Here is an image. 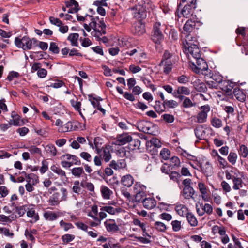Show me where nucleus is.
<instances>
[{
  "instance_id": "1",
  "label": "nucleus",
  "mask_w": 248,
  "mask_h": 248,
  "mask_svg": "<svg viewBox=\"0 0 248 248\" xmlns=\"http://www.w3.org/2000/svg\"><path fill=\"white\" fill-rule=\"evenodd\" d=\"M87 16L91 18L90 26L93 30L91 32V35L99 40V36L106 34V25L103 21V18L100 20L98 16L93 17V16L86 14L85 16Z\"/></svg>"
},
{
  "instance_id": "2",
  "label": "nucleus",
  "mask_w": 248,
  "mask_h": 248,
  "mask_svg": "<svg viewBox=\"0 0 248 248\" xmlns=\"http://www.w3.org/2000/svg\"><path fill=\"white\" fill-rule=\"evenodd\" d=\"M179 60V57L174 53H170L168 50H165L159 66L164 65L163 72L169 74L172 70L173 65L175 64Z\"/></svg>"
},
{
  "instance_id": "3",
  "label": "nucleus",
  "mask_w": 248,
  "mask_h": 248,
  "mask_svg": "<svg viewBox=\"0 0 248 248\" xmlns=\"http://www.w3.org/2000/svg\"><path fill=\"white\" fill-rule=\"evenodd\" d=\"M197 43L195 38L190 37L189 35L186 36V39L183 41L184 52L185 53H189L193 59L202 56L201 50Z\"/></svg>"
},
{
  "instance_id": "4",
  "label": "nucleus",
  "mask_w": 248,
  "mask_h": 248,
  "mask_svg": "<svg viewBox=\"0 0 248 248\" xmlns=\"http://www.w3.org/2000/svg\"><path fill=\"white\" fill-rule=\"evenodd\" d=\"M164 26L159 22L155 23L151 32V39L155 43L160 44L164 38Z\"/></svg>"
},
{
  "instance_id": "5",
  "label": "nucleus",
  "mask_w": 248,
  "mask_h": 248,
  "mask_svg": "<svg viewBox=\"0 0 248 248\" xmlns=\"http://www.w3.org/2000/svg\"><path fill=\"white\" fill-rule=\"evenodd\" d=\"M60 192L61 193L55 192L50 197L48 202L51 205H58L61 201L66 200L67 196L66 189L62 187L60 189Z\"/></svg>"
},
{
  "instance_id": "6",
  "label": "nucleus",
  "mask_w": 248,
  "mask_h": 248,
  "mask_svg": "<svg viewBox=\"0 0 248 248\" xmlns=\"http://www.w3.org/2000/svg\"><path fill=\"white\" fill-rule=\"evenodd\" d=\"M194 61L190 60V62L193 66V71L198 73L201 71H207L208 69L206 62L201 56L197 57L193 59Z\"/></svg>"
},
{
  "instance_id": "7",
  "label": "nucleus",
  "mask_w": 248,
  "mask_h": 248,
  "mask_svg": "<svg viewBox=\"0 0 248 248\" xmlns=\"http://www.w3.org/2000/svg\"><path fill=\"white\" fill-rule=\"evenodd\" d=\"M15 44L17 47H21L24 50H30L32 48V40L27 36H25L21 39L16 37Z\"/></svg>"
},
{
  "instance_id": "8",
  "label": "nucleus",
  "mask_w": 248,
  "mask_h": 248,
  "mask_svg": "<svg viewBox=\"0 0 248 248\" xmlns=\"http://www.w3.org/2000/svg\"><path fill=\"white\" fill-rule=\"evenodd\" d=\"M202 24V23L200 21L188 19L183 27L184 31L187 33V35H186V37L189 35L190 37H191L190 36V33L195 30H198L199 27L201 26Z\"/></svg>"
},
{
  "instance_id": "9",
  "label": "nucleus",
  "mask_w": 248,
  "mask_h": 248,
  "mask_svg": "<svg viewBox=\"0 0 248 248\" xmlns=\"http://www.w3.org/2000/svg\"><path fill=\"white\" fill-rule=\"evenodd\" d=\"M134 10L133 16L138 21H141L146 18L147 16V11L146 8L143 6L138 5L133 8Z\"/></svg>"
},
{
  "instance_id": "10",
  "label": "nucleus",
  "mask_w": 248,
  "mask_h": 248,
  "mask_svg": "<svg viewBox=\"0 0 248 248\" xmlns=\"http://www.w3.org/2000/svg\"><path fill=\"white\" fill-rule=\"evenodd\" d=\"M219 85V89L224 92L226 95L231 96L232 95V90L234 89L235 85L234 83L225 80Z\"/></svg>"
},
{
  "instance_id": "11",
  "label": "nucleus",
  "mask_w": 248,
  "mask_h": 248,
  "mask_svg": "<svg viewBox=\"0 0 248 248\" xmlns=\"http://www.w3.org/2000/svg\"><path fill=\"white\" fill-rule=\"evenodd\" d=\"M145 25L141 21H138L133 24L132 32L136 35L140 36L145 32Z\"/></svg>"
},
{
  "instance_id": "12",
  "label": "nucleus",
  "mask_w": 248,
  "mask_h": 248,
  "mask_svg": "<svg viewBox=\"0 0 248 248\" xmlns=\"http://www.w3.org/2000/svg\"><path fill=\"white\" fill-rule=\"evenodd\" d=\"M104 224L107 231L109 232H116L119 230L114 219H107Z\"/></svg>"
},
{
  "instance_id": "13",
  "label": "nucleus",
  "mask_w": 248,
  "mask_h": 248,
  "mask_svg": "<svg viewBox=\"0 0 248 248\" xmlns=\"http://www.w3.org/2000/svg\"><path fill=\"white\" fill-rule=\"evenodd\" d=\"M153 126L152 123L140 120L137 123V128L140 131L143 132H148L149 129L150 127Z\"/></svg>"
},
{
  "instance_id": "14",
  "label": "nucleus",
  "mask_w": 248,
  "mask_h": 248,
  "mask_svg": "<svg viewBox=\"0 0 248 248\" xmlns=\"http://www.w3.org/2000/svg\"><path fill=\"white\" fill-rule=\"evenodd\" d=\"M196 5L186 4L181 11V14L186 18H189L192 16Z\"/></svg>"
},
{
  "instance_id": "15",
  "label": "nucleus",
  "mask_w": 248,
  "mask_h": 248,
  "mask_svg": "<svg viewBox=\"0 0 248 248\" xmlns=\"http://www.w3.org/2000/svg\"><path fill=\"white\" fill-rule=\"evenodd\" d=\"M109 166L113 169L117 170L125 168L126 166V163L124 159L118 160L117 161L113 160L110 161Z\"/></svg>"
},
{
  "instance_id": "16",
  "label": "nucleus",
  "mask_w": 248,
  "mask_h": 248,
  "mask_svg": "<svg viewBox=\"0 0 248 248\" xmlns=\"http://www.w3.org/2000/svg\"><path fill=\"white\" fill-rule=\"evenodd\" d=\"M174 205L175 206V210L176 213L181 217H184L186 216V214L189 212L187 207L184 204L177 203Z\"/></svg>"
},
{
  "instance_id": "17",
  "label": "nucleus",
  "mask_w": 248,
  "mask_h": 248,
  "mask_svg": "<svg viewBox=\"0 0 248 248\" xmlns=\"http://www.w3.org/2000/svg\"><path fill=\"white\" fill-rule=\"evenodd\" d=\"M233 96H235L238 100L241 102L245 101L246 95L243 91L239 88H234L233 92H232V95L231 96L232 97Z\"/></svg>"
},
{
  "instance_id": "18",
  "label": "nucleus",
  "mask_w": 248,
  "mask_h": 248,
  "mask_svg": "<svg viewBox=\"0 0 248 248\" xmlns=\"http://www.w3.org/2000/svg\"><path fill=\"white\" fill-rule=\"evenodd\" d=\"M141 202L143 207L147 209H153L156 204L155 199L152 198H146Z\"/></svg>"
},
{
  "instance_id": "19",
  "label": "nucleus",
  "mask_w": 248,
  "mask_h": 248,
  "mask_svg": "<svg viewBox=\"0 0 248 248\" xmlns=\"http://www.w3.org/2000/svg\"><path fill=\"white\" fill-rule=\"evenodd\" d=\"M50 169L53 172L57 174L61 177L62 180H67L68 178L66 176L65 172L60 167H58L55 165H53L51 167Z\"/></svg>"
},
{
  "instance_id": "20",
  "label": "nucleus",
  "mask_w": 248,
  "mask_h": 248,
  "mask_svg": "<svg viewBox=\"0 0 248 248\" xmlns=\"http://www.w3.org/2000/svg\"><path fill=\"white\" fill-rule=\"evenodd\" d=\"M134 178L130 174H127L122 177L121 179L122 184L127 187H130L134 183Z\"/></svg>"
},
{
  "instance_id": "21",
  "label": "nucleus",
  "mask_w": 248,
  "mask_h": 248,
  "mask_svg": "<svg viewBox=\"0 0 248 248\" xmlns=\"http://www.w3.org/2000/svg\"><path fill=\"white\" fill-rule=\"evenodd\" d=\"M88 96L89 100L90 101L93 108H96L98 110H100L103 113V115H105L106 114V110L101 107L100 102H97L95 100L93 99V95L89 94Z\"/></svg>"
},
{
  "instance_id": "22",
  "label": "nucleus",
  "mask_w": 248,
  "mask_h": 248,
  "mask_svg": "<svg viewBox=\"0 0 248 248\" xmlns=\"http://www.w3.org/2000/svg\"><path fill=\"white\" fill-rule=\"evenodd\" d=\"M199 167L203 172L207 175H210L213 173L212 166L208 161H207L203 166L200 163Z\"/></svg>"
},
{
  "instance_id": "23",
  "label": "nucleus",
  "mask_w": 248,
  "mask_h": 248,
  "mask_svg": "<svg viewBox=\"0 0 248 248\" xmlns=\"http://www.w3.org/2000/svg\"><path fill=\"white\" fill-rule=\"evenodd\" d=\"M110 150L111 146L109 145L103 147V158L105 162H108L111 158Z\"/></svg>"
},
{
  "instance_id": "24",
  "label": "nucleus",
  "mask_w": 248,
  "mask_h": 248,
  "mask_svg": "<svg viewBox=\"0 0 248 248\" xmlns=\"http://www.w3.org/2000/svg\"><path fill=\"white\" fill-rule=\"evenodd\" d=\"M195 191L191 186L184 187L182 191V195L185 199L193 198Z\"/></svg>"
},
{
  "instance_id": "25",
  "label": "nucleus",
  "mask_w": 248,
  "mask_h": 248,
  "mask_svg": "<svg viewBox=\"0 0 248 248\" xmlns=\"http://www.w3.org/2000/svg\"><path fill=\"white\" fill-rule=\"evenodd\" d=\"M79 34L73 33L69 34L67 40L70 41L72 46H78V40L79 38Z\"/></svg>"
},
{
  "instance_id": "26",
  "label": "nucleus",
  "mask_w": 248,
  "mask_h": 248,
  "mask_svg": "<svg viewBox=\"0 0 248 248\" xmlns=\"http://www.w3.org/2000/svg\"><path fill=\"white\" fill-rule=\"evenodd\" d=\"M130 140H131V136L127 135H122L116 140V144L118 145H123L127 143H129Z\"/></svg>"
},
{
  "instance_id": "27",
  "label": "nucleus",
  "mask_w": 248,
  "mask_h": 248,
  "mask_svg": "<svg viewBox=\"0 0 248 248\" xmlns=\"http://www.w3.org/2000/svg\"><path fill=\"white\" fill-rule=\"evenodd\" d=\"M140 145V140L139 139H133L131 137V140H130L128 144V148L130 150L139 149Z\"/></svg>"
},
{
  "instance_id": "28",
  "label": "nucleus",
  "mask_w": 248,
  "mask_h": 248,
  "mask_svg": "<svg viewBox=\"0 0 248 248\" xmlns=\"http://www.w3.org/2000/svg\"><path fill=\"white\" fill-rule=\"evenodd\" d=\"M100 210L103 211L107 212L110 215H115L116 213H120L122 211L120 207L114 208L110 206H105L101 208Z\"/></svg>"
},
{
  "instance_id": "29",
  "label": "nucleus",
  "mask_w": 248,
  "mask_h": 248,
  "mask_svg": "<svg viewBox=\"0 0 248 248\" xmlns=\"http://www.w3.org/2000/svg\"><path fill=\"white\" fill-rule=\"evenodd\" d=\"M146 186L139 182H136L133 187V193L134 194L140 193H144V192H146Z\"/></svg>"
},
{
  "instance_id": "30",
  "label": "nucleus",
  "mask_w": 248,
  "mask_h": 248,
  "mask_svg": "<svg viewBox=\"0 0 248 248\" xmlns=\"http://www.w3.org/2000/svg\"><path fill=\"white\" fill-rule=\"evenodd\" d=\"M187 220L190 226L192 227H195L198 224V221L194 215L191 212H188L186 216Z\"/></svg>"
},
{
  "instance_id": "31",
  "label": "nucleus",
  "mask_w": 248,
  "mask_h": 248,
  "mask_svg": "<svg viewBox=\"0 0 248 248\" xmlns=\"http://www.w3.org/2000/svg\"><path fill=\"white\" fill-rule=\"evenodd\" d=\"M178 105V103L173 100H166L162 103L163 108L166 109V108H173L177 107Z\"/></svg>"
},
{
  "instance_id": "32",
  "label": "nucleus",
  "mask_w": 248,
  "mask_h": 248,
  "mask_svg": "<svg viewBox=\"0 0 248 248\" xmlns=\"http://www.w3.org/2000/svg\"><path fill=\"white\" fill-rule=\"evenodd\" d=\"M101 193L103 198L105 199H109L112 191L108 187L103 186L101 187Z\"/></svg>"
},
{
  "instance_id": "33",
  "label": "nucleus",
  "mask_w": 248,
  "mask_h": 248,
  "mask_svg": "<svg viewBox=\"0 0 248 248\" xmlns=\"http://www.w3.org/2000/svg\"><path fill=\"white\" fill-rule=\"evenodd\" d=\"M174 93H177V94H184V95H189L190 94V90L187 87L179 86L177 89L174 91Z\"/></svg>"
},
{
  "instance_id": "34",
  "label": "nucleus",
  "mask_w": 248,
  "mask_h": 248,
  "mask_svg": "<svg viewBox=\"0 0 248 248\" xmlns=\"http://www.w3.org/2000/svg\"><path fill=\"white\" fill-rule=\"evenodd\" d=\"M71 173L75 177L79 178L84 174V171L81 167H75L71 170Z\"/></svg>"
},
{
  "instance_id": "35",
  "label": "nucleus",
  "mask_w": 248,
  "mask_h": 248,
  "mask_svg": "<svg viewBox=\"0 0 248 248\" xmlns=\"http://www.w3.org/2000/svg\"><path fill=\"white\" fill-rule=\"evenodd\" d=\"M207 117V112L204 110H202L199 112L197 115V122L199 123H203L206 120Z\"/></svg>"
},
{
  "instance_id": "36",
  "label": "nucleus",
  "mask_w": 248,
  "mask_h": 248,
  "mask_svg": "<svg viewBox=\"0 0 248 248\" xmlns=\"http://www.w3.org/2000/svg\"><path fill=\"white\" fill-rule=\"evenodd\" d=\"M44 217L46 220L54 221L58 218L57 215L52 211H47L44 214Z\"/></svg>"
},
{
  "instance_id": "37",
  "label": "nucleus",
  "mask_w": 248,
  "mask_h": 248,
  "mask_svg": "<svg viewBox=\"0 0 248 248\" xmlns=\"http://www.w3.org/2000/svg\"><path fill=\"white\" fill-rule=\"evenodd\" d=\"M45 149L46 152L52 156H55L56 155L57 150L53 144H50L46 145Z\"/></svg>"
},
{
  "instance_id": "38",
  "label": "nucleus",
  "mask_w": 248,
  "mask_h": 248,
  "mask_svg": "<svg viewBox=\"0 0 248 248\" xmlns=\"http://www.w3.org/2000/svg\"><path fill=\"white\" fill-rule=\"evenodd\" d=\"M12 117L13 120L10 121L12 125L18 126L19 124L20 116L16 113L15 111L12 112Z\"/></svg>"
},
{
  "instance_id": "39",
  "label": "nucleus",
  "mask_w": 248,
  "mask_h": 248,
  "mask_svg": "<svg viewBox=\"0 0 248 248\" xmlns=\"http://www.w3.org/2000/svg\"><path fill=\"white\" fill-rule=\"evenodd\" d=\"M232 181L233 183V188L234 190H238L242 186V180L241 178L233 177Z\"/></svg>"
},
{
  "instance_id": "40",
  "label": "nucleus",
  "mask_w": 248,
  "mask_h": 248,
  "mask_svg": "<svg viewBox=\"0 0 248 248\" xmlns=\"http://www.w3.org/2000/svg\"><path fill=\"white\" fill-rule=\"evenodd\" d=\"M196 105L195 103L192 102V101L188 97H186V99L183 101L181 107L184 108H188L192 107H194Z\"/></svg>"
},
{
  "instance_id": "41",
  "label": "nucleus",
  "mask_w": 248,
  "mask_h": 248,
  "mask_svg": "<svg viewBox=\"0 0 248 248\" xmlns=\"http://www.w3.org/2000/svg\"><path fill=\"white\" fill-rule=\"evenodd\" d=\"M28 151L31 153V154H38L40 156H42V151L39 148L37 147L36 146L31 145L30 147L27 148Z\"/></svg>"
},
{
  "instance_id": "42",
  "label": "nucleus",
  "mask_w": 248,
  "mask_h": 248,
  "mask_svg": "<svg viewBox=\"0 0 248 248\" xmlns=\"http://www.w3.org/2000/svg\"><path fill=\"white\" fill-rule=\"evenodd\" d=\"M149 144H150L151 146L153 145L156 148L161 147L162 144L160 141L156 138H153L151 139L150 142L146 143V145L149 146Z\"/></svg>"
},
{
  "instance_id": "43",
  "label": "nucleus",
  "mask_w": 248,
  "mask_h": 248,
  "mask_svg": "<svg viewBox=\"0 0 248 248\" xmlns=\"http://www.w3.org/2000/svg\"><path fill=\"white\" fill-rule=\"evenodd\" d=\"M146 198V192L134 194V200L136 202H141Z\"/></svg>"
},
{
  "instance_id": "44",
  "label": "nucleus",
  "mask_w": 248,
  "mask_h": 248,
  "mask_svg": "<svg viewBox=\"0 0 248 248\" xmlns=\"http://www.w3.org/2000/svg\"><path fill=\"white\" fill-rule=\"evenodd\" d=\"M168 175L170 180L177 183H179V178L181 177V175L178 172L173 171L170 173H169Z\"/></svg>"
},
{
  "instance_id": "45",
  "label": "nucleus",
  "mask_w": 248,
  "mask_h": 248,
  "mask_svg": "<svg viewBox=\"0 0 248 248\" xmlns=\"http://www.w3.org/2000/svg\"><path fill=\"white\" fill-rule=\"evenodd\" d=\"M60 226L62 228L64 231L67 232L70 229L74 228L73 224L71 223H66L63 220H62L60 222Z\"/></svg>"
},
{
  "instance_id": "46",
  "label": "nucleus",
  "mask_w": 248,
  "mask_h": 248,
  "mask_svg": "<svg viewBox=\"0 0 248 248\" xmlns=\"http://www.w3.org/2000/svg\"><path fill=\"white\" fill-rule=\"evenodd\" d=\"M75 238L74 235L70 234H65L62 236V240L63 243L68 244L73 241Z\"/></svg>"
},
{
  "instance_id": "47",
  "label": "nucleus",
  "mask_w": 248,
  "mask_h": 248,
  "mask_svg": "<svg viewBox=\"0 0 248 248\" xmlns=\"http://www.w3.org/2000/svg\"><path fill=\"white\" fill-rule=\"evenodd\" d=\"M177 80L180 84H186L189 82L190 77L185 75H182L177 77Z\"/></svg>"
},
{
  "instance_id": "48",
  "label": "nucleus",
  "mask_w": 248,
  "mask_h": 248,
  "mask_svg": "<svg viewBox=\"0 0 248 248\" xmlns=\"http://www.w3.org/2000/svg\"><path fill=\"white\" fill-rule=\"evenodd\" d=\"M160 155L164 160H168L170 155V151L167 148H163L160 152Z\"/></svg>"
},
{
  "instance_id": "49",
  "label": "nucleus",
  "mask_w": 248,
  "mask_h": 248,
  "mask_svg": "<svg viewBox=\"0 0 248 248\" xmlns=\"http://www.w3.org/2000/svg\"><path fill=\"white\" fill-rule=\"evenodd\" d=\"M171 224L172 227V230L174 232H178L182 228L181 222L178 220H173L171 222Z\"/></svg>"
},
{
  "instance_id": "50",
  "label": "nucleus",
  "mask_w": 248,
  "mask_h": 248,
  "mask_svg": "<svg viewBox=\"0 0 248 248\" xmlns=\"http://www.w3.org/2000/svg\"><path fill=\"white\" fill-rule=\"evenodd\" d=\"M155 227L157 230L162 232H164L167 229L166 225L159 221H156L155 223Z\"/></svg>"
},
{
  "instance_id": "51",
  "label": "nucleus",
  "mask_w": 248,
  "mask_h": 248,
  "mask_svg": "<svg viewBox=\"0 0 248 248\" xmlns=\"http://www.w3.org/2000/svg\"><path fill=\"white\" fill-rule=\"evenodd\" d=\"M49 51L52 53L57 54L60 52V48L57 44L55 42H51L50 44Z\"/></svg>"
},
{
  "instance_id": "52",
  "label": "nucleus",
  "mask_w": 248,
  "mask_h": 248,
  "mask_svg": "<svg viewBox=\"0 0 248 248\" xmlns=\"http://www.w3.org/2000/svg\"><path fill=\"white\" fill-rule=\"evenodd\" d=\"M161 117L163 120L166 123H172L175 120L174 116L170 114H164Z\"/></svg>"
},
{
  "instance_id": "53",
  "label": "nucleus",
  "mask_w": 248,
  "mask_h": 248,
  "mask_svg": "<svg viewBox=\"0 0 248 248\" xmlns=\"http://www.w3.org/2000/svg\"><path fill=\"white\" fill-rule=\"evenodd\" d=\"M70 103L71 106L76 110L78 111L81 110V103L79 101H78V99L76 100L74 99H71L70 100Z\"/></svg>"
},
{
  "instance_id": "54",
  "label": "nucleus",
  "mask_w": 248,
  "mask_h": 248,
  "mask_svg": "<svg viewBox=\"0 0 248 248\" xmlns=\"http://www.w3.org/2000/svg\"><path fill=\"white\" fill-rule=\"evenodd\" d=\"M238 152L239 155L243 157H246L248 155V148L245 145L240 146Z\"/></svg>"
},
{
  "instance_id": "55",
  "label": "nucleus",
  "mask_w": 248,
  "mask_h": 248,
  "mask_svg": "<svg viewBox=\"0 0 248 248\" xmlns=\"http://www.w3.org/2000/svg\"><path fill=\"white\" fill-rule=\"evenodd\" d=\"M27 216L29 217H33L35 220V221L38 220L39 218L38 215L35 214V211L33 208L30 209L27 211Z\"/></svg>"
},
{
  "instance_id": "56",
  "label": "nucleus",
  "mask_w": 248,
  "mask_h": 248,
  "mask_svg": "<svg viewBox=\"0 0 248 248\" xmlns=\"http://www.w3.org/2000/svg\"><path fill=\"white\" fill-rule=\"evenodd\" d=\"M200 206L202 207V210H203L205 213H206L208 215H210L212 213L213 207L210 204L206 203L203 205V204L202 203L200 204Z\"/></svg>"
},
{
  "instance_id": "57",
  "label": "nucleus",
  "mask_w": 248,
  "mask_h": 248,
  "mask_svg": "<svg viewBox=\"0 0 248 248\" xmlns=\"http://www.w3.org/2000/svg\"><path fill=\"white\" fill-rule=\"evenodd\" d=\"M237 158V154L234 152H231L228 156V160L232 165H234L236 163Z\"/></svg>"
},
{
  "instance_id": "58",
  "label": "nucleus",
  "mask_w": 248,
  "mask_h": 248,
  "mask_svg": "<svg viewBox=\"0 0 248 248\" xmlns=\"http://www.w3.org/2000/svg\"><path fill=\"white\" fill-rule=\"evenodd\" d=\"M195 88L196 90H197L199 92L204 93L207 90L206 85L204 83H203V82H201V83H199L197 84L195 86Z\"/></svg>"
},
{
  "instance_id": "59",
  "label": "nucleus",
  "mask_w": 248,
  "mask_h": 248,
  "mask_svg": "<svg viewBox=\"0 0 248 248\" xmlns=\"http://www.w3.org/2000/svg\"><path fill=\"white\" fill-rule=\"evenodd\" d=\"M142 81L144 83L147 87H149L153 91H155L156 90V87L155 85L152 84L150 79H148L146 78H142Z\"/></svg>"
},
{
  "instance_id": "60",
  "label": "nucleus",
  "mask_w": 248,
  "mask_h": 248,
  "mask_svg": "<svg viewBox=\"0 0 248 248\" xmlns=\"http://www.w3.org/2000/svg\"><path fill=\"white\" fill-rule=\"evenodd\" d=\"M211 124L216 128H220L222 126V121L219 118L214 117L212 119Z\"/></svg>"
},
{
  "instance_id": "61",
  "label": "nucleus",
  "mask_w": 248,
  "mask_h": 248,
  "mask_svg": "<svg viewBox=\"0 0 248 248\" xmlns=\"http://www.w3.org/2000/svg\"><path fill=\"white\" fill-rule=\"evenodd\" d=\"M79 155L80 157H81L84 160L87 161V162H91L92 161V156L88 152H82L80 153Z\"/></svg>"
},
{
  "instance_id": "62",
  "label": "nucleus",
  "mask_w": 248,
  "mask_h": 248,
  "mask_svg": "<svg viewBox=\"0 0 248 248\" xmlns=\"http://www.w3.org/2000/svg\"><path fill=\"white\" fill-rule=\"evenodd\" d=\"M211 79L214 80L218 84L222 83L223 81V77L217 73L213 74L211 77Z\"/></svg>"
},
{
  "instance_id": "63",
  "label": "nucleus",
  "mask_w": 248,
  "mask_h": 248,
  "mask_svg": "<svg viewBox=\"0 0 248 248\" xmlns=\"http://www.w3.org/2000/svg\"><path fill=\"white\" fill-rule=\"evenodd\" d=\"M161 102L158 100H156L155 102V105L154 107L155 110L158 113H161L165 111V109L162 108L161 106Z\"/></svg>"
},
{
  "instance_id": "64",
  "label": "nucleus",
  "mask_w": 248,
  "mask_h": 248,
  "mask_svg": "<svg viewBox=\"0 0 248 248\" xmlns=\"http://www.w3.org/2000/svg\"><path fill=\"white\" fill-rule=\"evenodd\" d=\"M49 20L52 24L55 25L58 27L61 26L62 25V21L59 18H55L53 16H50L49 17Z\"/></svg>"
}]
</instances>
